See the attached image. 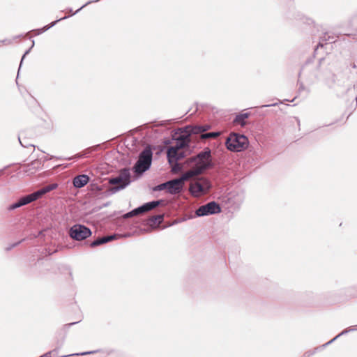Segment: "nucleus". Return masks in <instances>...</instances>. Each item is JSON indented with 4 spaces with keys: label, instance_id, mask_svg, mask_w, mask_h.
Returning a JSON list of instances; mask_svg holds the SVG:
<instances>
[{
    "label": "nucleus",
    "instance_id": "obj_1",
    "mask_svg": "<svg viewBox=\"0 0 357 357\" xmlns=\"http://www.w3.org/2000/svg\"><path fill=\"white\" fill-rule=\"evenodd\" d=\"M200 174V171H187L180 178L167 181V192L171 195L180 193L184 186V182L192 176Z\"/></svg>",
    "mask_w": 357,
    "mask_h": 357
},
{
    "label": "nucleus",
    "instance_id": "obj_2",
    "mask_svg": "<svg viewBox=\"0 0 357 357\" xmlns=\"http://www.w3.org/2000/svg\"><path fill=\"white\" fill-rule=\"evenodd\" d=\"M131 183V175L130 169L124 168L121 169L118 176L111 178L109 183L112 185H117L110 188L109 191L112 194L116 193L121 190L126 188Z\"/></svg>",
    "mask_w": 357,
    "mask_h": 357
},
{
    "label": "nucleus",
    "instance_id": "obj_3",
    "mask_svg": "<svg viewBox=\"0 0 357 357\" xmlns=\"http://www.w3.org/2000/svg\"><path fill=\"white\" fill-rule=\"evenodd\" d=\"M211 158V150L206 148L204 151H201L196 156L191 158L190 160L195 163V167L189 171L199 170L200 174H202L204 170L212 166Z\"/></svg>",
    "mask_w": 357,
    "mask_h": 357
},
{
    "label": "nucleus",
    "instance_id": "obj_4",
    "mask_svg": "<svg viewBox=\"0 0 357 357\" xmlns=\"http://www.w3.org/2000/svg\"><path fill=\"white\" fill-rule=\"evenodd\" d=\"M227 149L234 152H240L248 147V139L243 135L231 133L226 140Z\"/></svg>",
    "mask_w": 357,
    "mask_h": 357
},
{
    "label": "nucleus",
    "instance_id": "obj_5",
    "mask_svg": "<svg viewBox=\"0 0 357 357\" xmlns=\"http://www.w3.org/2000/svg\"><path fill=\"white\" fill-rule=\"evenodd\" d=\"M153 152L148 146L145 148L139 155L138 160L133 167L134 172L137 174H142L148 170L152 162Z\"/></svg>",
    "mask_w": 357,
    "mask_h": 357
},
{
    "label": "nucleus",
    "instance_id": "obj_6",
    "mask_svg": "<svg viewBox=\"0 0 357 357\" xmlns=\"http://www.w3.org/2000/svg\"><path fill=\"white\" fill-rule=\"evenodd\" d=\"M211 188L210 181L207 178L202 177L190 183L189 191L192 196L198 197L207 193Z\"/></svg>",
    "mask_w": 357,
    "mask_h": 357
},
{
    "label": "nucleus",
    "instance_id": "obj_7",
    "mask_svg": "<svg viewBox=\"0 0 357 357\" xmlns=\"http://www.w3.org/2000/svg\"><path fill=\"white\" fill-rule=\"evenodd\" d=\"M70 236L76 241H82L91 235L89 228L82 225H75L70 229Z\"/></svg>",
    "mask_w": 357,
    "mask_h": 357
},
{
    "label": "nucleus",
    "instance_id": "obj_8",
    "mask_svg": "<svg viewBox=\"0 0 357 357\" xmlns=\"http://www.w3.org/2000/svg\"><path fill=\"white\" fill-rule=\"evenodd\" d=\"M221 212L220 205L215 202H210L205 205L199 206L195 211L198 217L218 214Z\"/></svg>",
    "mask_w": 357,
    "mask_h": 357
},
{
    "label": "nucleus",
    "instance_id": "obj_9",
    "mask_svg": "<svg viewBox=\"0 0 357 357\" xmlns=\"http://www.w3.org/2000/svg\"><path fill=\"white\" fill-rule=\"evenodd\" d=\"M41 196H43V195L40 193L39 190L34 192L33 193H31L30 195H28L26 196H24V197L20 198L17 202L10 205L8 207V210H10V211L14 210L15 208H17L22 206L28 204L36 200Z\"/></svg>",
    "mask_w": 357,
    "mask_h": 357
},
{
    "label": "nucleus",
    "instance_id": "obj_10",
    "mask_svg": "<svg viewBox=\"0 0 357 357\" xmlns=\"http://www.w3.org/2000/svg\"><path fill=\"white\" fill-rule=\"evenodd\" d=\"M167 156L168 162L171 164L174 162H177L178 160L183 158L184 155L182 152L178 151L174 148L169 147L167 149Z\"/></svg>",
    "mask_w": 357,
    "mask_h": 357
},
{
    "label": "nucleus",
    "instance_id": "obj_11",
    "mask_svg": "<svg viewBox=\"0 0 357 357\" xmlns=\"http://www.w3.org/2000/svg\"><path fill=\"white\" fill-rule=\"evenodd\" d=\"M190 141V139H188V136H185V135L181 132V135L176 139V142L171 147L180 151L181 149L188 146Z\"/></svg>",
    "mask_w": 357,
    "mask_h": 357
},
{
    "label": "nucleus",
    "instance_id": "obj_12",
    "mask_svg": "<svg viewBox=\"0 0 357 357\" xmlns=\"http://www.w3.org/2000/svg\"><path fill=\"white\" fill-rule=\"evenodd\" d=\"M89 181V176L86 174H80L77 176H75L73 178V183L74 187L76 188H81L86 185L88 182Z\"/></svg>",
    "mask_w": 357,
    "mask_h": 357
},
{
    "label": "nucleus",
    "instance_id": "obj_13",
    "mask_svg": "<svg viewBox=\"0 0 357 357\" xmlns=\"http://www.w3.org/2000/svg\"><path fill=\"white\" fill-rule=\"evenodd\" d=\"M185 136H188V139H190L191 135L202 134V128L200 126H187L181 131Z\"/></svg>",
    "mask_w": 357,
    "mask_h": 357
},
{
    "label": "nucleus",
    "instance_id": "obj_14",
    "mask_svg": "<svg viewBox=\"0 0 357 357\" xmlns=\"http://www.w3.org/2000/svg\"><path fill=\"white\" fill-rule=\"evenodd\" d=\"M116 238L115 235L105 236L100 238H97L91 243L90 246L92 248L100 245L102 244L106 243L107 242L111 241L112 240Z\"/></svg>",
    "mask_w": 357,
    "mask_h": 357
},
{
    "label": "nucleus",
    "instance_id": "obj_15",
    "mask_svg": "<svg viewBox=\"0 0 357 357\" xmlns=\"http://www.w3.org/2000/svg\"><path fill=\"white\" fill-rule=\"evenodd\" d=\"M161 202H162V200H157L143 204L142 206L143 208L144 212H147L153 209L154 208L158 206Z\"/></svg>",
    "mask_w": 357,
    "mask_h": 357
},
{
    "label": "nucleus",
    "instance_id": "obj_16",
    "mask_svg": "<svg viewBox=\"0 0 357 357\" xmlns=\"http://www.w3.org/2000/svg\"><path fill=\"white\" fill-rule=\"evenodd\" d=\"M68 18V16H65L63 17H61L60 19H58L56 20V21L54 22H52L49 25H46L44 27L41 28V29H39L37 30V34H41L43 33H44L45 31H47L49 29H50L51 27L54 26L58 22L61 21V20H65V19H67Z\"/></svg>",
    "mask_w": 357,
    "mask_h": 357
},
{
    "label": "nucleus",
    "instance_id": "obj_17",
    "mask_svg": "<svg viewBox=\"0 0 357 357\" xmlns=\"http://www.w3.org/2000/svg\"><path fill=\"white\" fill-rule=\"evenodd\" d=\"M249 114L248 113H243L236 115V116L234 119V122L241 124L242 126L245 125V120L248 118Z\"/></svg>",
    "mask_w": 357,
    "mask_h": 357
},
{
    "label": "nucleus",
    "instance_id": "obj_18",
    "mask_svg": "<svg viewBox=\"0 0 357 357\" xmlns=\"http://www.w3.org/2000/svg\"><path fill=\"white\" fill-rule=\"evenodd\" d=\"M356 330V328H352V327H350V328H348L344 331H342L340 334H338L337 335H336L334 338H333L331 340H330L329 342H326L325 344H324L323 346L324 347H326V346H328L330 344H331L333 342H334L335 340H337L339 337H340L341 335H344V334H347V333L349 332H351V331H353Z\"/></svg>",
    "mask_w": 357,
    "mask_h": 357
},
{
    "label": "nucleus",
    "instance_id": "obj_19",
    "mask_svg": "<svg viewBox=\"0 0 357 357\" xmlns=\"http://www.w3.org/2000/svg\"><path fill=\"white\" fill-rule=\"evenodd\" d=\"M220 135V132H207L204 133L201 135V139H209V138H215Z\"/></svg>",
    "mask_w": 357,
    "mask_h": 357
},
{
    "label": "nucleus",
    "instance_id": "obj_20",
    "mask_svg": "<svg viewBox=\"0 0 357 357\" xmlns=\"http://www.w3.org/2000/svg\"><path fill=\"white\" fill-rule=\"evenodd\" d=\"M164 215H153L150 218V221L153 223L158 222L160 223L163 220Z\"/></svg>",
    "mask_w": 357,
    "mask_h": 357
},
{
    "label": "nucleus",
    "instance_id": "obj_21",
    "mask_svg": "<svg viewBox=\"0 0 357 357\" xmlns=\"http://www.w3.org/2000/svg\"><path fill=\"white\" fill-rule=\"evenodd\" d=\"M165 189H166L167 190V181L157 185L154 188L155 190H162Z\"/></svg>",
    "mask_w": 357,
    "mask_h": 357
},
{
    "label": "nucleus",
    "instance_id": "obj_22",
    "mask_svg": "<svg viewBox=\"0 0 357 357\" xmlns=\"http://www.w3.org/2000/svg\"><path fill=\"white\" fill-rule=\"evenodd\" d=\"M100 0H93V1H87L85 4H84L82 6H81L79 9H77L75 13H73L72 15H75L76 13H77L79 10H81L83 8H84L85 6L89 5L90 3H93V2H98Z\"/></svg>",
    "mask_w": 357,
    "mask_h": 357
},
{
    "label": "nucleus",
    "instance_id": "obj_23",
    "mask_svg": "<svg viewBox=\"0 0 357 357\" xmlns=\"http://www.w3.org/2000/svg\"><path fill=\"white\" fill-rule=\"evenodd\" d=\"M143 213H144V210H143V208L142 206L132 210V213H134L135 215H139V214H141Z\"/></svg>",
    "mask_w": 357,
    "mask_h": 357
},
{
    "label": "nucleus",
    "instance_id": "obj_24",
    "mask_svg": "<svg viewBox=\"0 0 357 357\" xmlns=\"http://www.w3.org/2000/svg\"><path fill=\"white\" fill-rule=\"evenodd\" d=\"M40 191V193L43 195L45 194H46L47 192H49L50 191H51V189L50 188V185H47L41 189L39 190Z\"/></svg>",
    "mask_w": 357,
    "mask_h": 357
},
{
    "label": "nucleus",
    "instance_id": "obj_25",
    "mask_svg": "<svg viewBox=\"0 0 357 357\" xmlns=\"http://www.w3.org/2000/svg\"><path fill=\"white\" fill-rule=\"evenodd\" d=\"M40 191V193L43 195L45 194H46L47 192H49L50 191H51V189L50 188V185H47L41 189L39 190Z\"/></svg>",
    "mask_w": 357,
    "mask_h": 357
},
{
    "label": "nucleus",
    "instance_id": "obj_26",
    "mask_svg": "<svg viewBox=\"0 0 357 357\" xmlns=\"http://www.w3.org/2000/svg\"><path fill=\"white\" fill-rule=\"evenodd\" d=\"M40 191V193L43 195L45 194H46L47 192H49L50 191H51V189L50 188V185H47L41 189L39 190Z\"/></svg>",
    "mask_w": 357,
    "mask_h": 357
},
{
    "label": "nucleus",
    "instance_id": "obj_27",
    "mask_svg": "<svg viewBox=\"0 0 357 357\" xmlns=\"http://www.w3.org/2000/svg\"><path fill=\"white\" fill-rule=\"evenodd\" d=\"M40 191V193L43 195L45 194H46L47 192H49L50 191H51V189L50 188V185H47L41 189L39 190Z\"/></svg>",
    "mask_w": 357,
    "mask_h": 357
},
{
    "label": "nucleus",
    "instance_id": "obj_28",
    "mask_svg": "<svg viewBox=\"0 0 357 357\" xmlns=\"http://www.w3.org/2000/svg\"><path fill=\"white\" fill-rule=\"evenodd\" d=\"M34 43H34V40H32V44H31V46L30 49H29L28 50H26V51L25 52V53L24 54V55L22 56V57L20 65H22V61H23V60H24V57L26 56V55H27V54L29 53V52H30L31 49L34 46Z\"/></svg>",
    "mask_w": 357,
    "mask_h": 357
},
{
    "label": "nucleus",
    "instance_id": "obj_29",
    "mask_svg": "<svg viewBox=\"0 0 357 357\" xmlns=\"http://www.w3.org/2000/svg\"><path fill=\"white\" fill-rule=\"evenodd\" d=\"M174 162V165L172 166V172H176L181 169V167H180L178 163H177V162Z\"/></svg>",
    "mask_w": 357,
    "mask_h": 357
},
{
    "label": "nucleus",
    "instance_id": "obj_30",
    "mask_svg": "<svg viewBox=\"0 0 357 357\" xmlns=\"http://www.w3.org/2000/svg\"><path fill=\"white\" fill-rule=\"evenodd\" d=\"M36 163H38V162H37V161H34V162H31V163H30V164H28L27 165H26V166L24 167L26 168V169H24V171H25V172H28V171L31 170V169L32 168V167H33V165H35V164H36Z\"/></svg>",
    "mask_w": 357,
    "mask_h": 357
},
{
    "label": "nucleus",
    "instance_id": "obj_31",
    "mask_svg": "<svg viewBox=\"0 0 357 357\" xmlns=\"http://www.w3.org/2000/svg\"><path fill=\"white\" fill-rule=\"evenodd\" d=\"M90 153V151L89 150H86L84 153L82 154H77L75 156V158H82V157H86L89 153Z\"/></svg>",
    "mask_w": 357,
    "mask_h": 357
},
{
    "label": "nucleus",
    "instance_id": "obj_32",
    "mask_svg": "<svg viewBox=\"0 0 357 357\" xmlns=\"http://www.w3.org/2000/svg\"><path fill=\"white\" fill-rule=\"evenodd\" d=\"M200 126L202 128V133L204 132L205 131L208 130V129H210V126H208V125H204V126Z\"/></svg>",
    "mask_w": 357,
    "mask_h": 357
},
{
    "label": "nucleus",
    "instance_id": "obj_33",
    "mask_svg": "<svg viewBox=\"0 0 357 357\" xmlns=\"http://www.w3.org/2000/svg\"><path fill=\"white\" fill-rule=\"evenodd\" d=\"M134 215H134V213H132V211H130V212H128V213H126V214L124 215V218H128L132 217V216H134Z\"/></svg>",
    "mask_w": 357,
    "mask_h": 357
},
{
    "label": "nucleus",
    "instance_id": "obj_34",
    "mask_svg": "<svg viewBox=\"0 0 357 357\" xmlns=\"http://www.w3.org/2000/svg\"><path fill=\"white\" fill-rule=\"evenodd\" d=\"M49 185H50V188L51 189V190L56 189L58 186V185L56 183H52Z\"/></svg>",
    "mask_w": 357,
    "mask_h": 357
},
{
    "label": "nucleus",
    "instance_id": "obj_35",
    "mask_svg": "<svg viewBox=\"0 0 357 357\" xmlns=\"http://www.w3.org/2000/svg\"><path fill=\"white\" fill-rule=\"evenodd\" d=\"M96 351H86V352H83V353H81V354H76L75 355H86V354H93L95 353Z\"/></svg>",
    "mask_w": 357,
    "mask_h": 357
},
{
    "label": "nucleus",
    "instance_id": "obj_36",
    "mask_svg": "<svg viewBox=\"0 0 357 357\" xmlns=\"http://www.w3.org/2000/svg\"><path fill=\"white\" fill-rule=\"evenodd\" d=\"M8 167V166H6L4 168L0 169V176L3 174L5 169H7Z\"/></svg>",
    "mask_w": 357,
    "mask_h": 357
},
{
    "label": "nucleus",
    "instance_id": "obj_37",
    "mask_svg": "<svg viewBox=\"0 0 357 357\" xmlns=\"http://www.w3.org/2000/svg\"><path fill=\"white\" fill-rule=\"evenodd\" d=\"M277 105H278V103H273V104H270V105H264L263 107H273V106H275Z\"/></svg>",
    "mask_w": 357,
    "mask_h": 357
},
{
    "label": "nucleus",
    "instance_id": "obj_38",
    "mask_svg": "<svg viewBox=\"0 0 357 357\" xmlns=\"http://www.w3.org/2000/svg\"><path fill=\"white\" fill-rule=\"evenodd\" d=\"M20 242L15 243V244H13L11 247L8 248V250H10L11 248L15 246L16 245H17Z\"/></svg>",
    "mask_w": 357,
    "mask_h": 357
},
{
    "label": "nucleus",
    "instance_id": "obj_39",
    "mask_svg": "<svg viewBox=\"0 0 357 357\" xmlns=\"http://www.w3.org/2000/svg\"><path fill=\"white\" fill-rule=\"evenodd\" d=\"M52 158H53L52 156H51V157H50V158H47H47H45L44 160H51Z\"/></svg>",
    "mask_w": 357,
    "mask_h": 357
},
{
    "label": "nucleus",
    "instance_id": "obj_40",
    "mask_svg": "<svg viewBox=\"0 0 357 357\" xmlns=\"http://www.w3.org/2000/svg\"><path fill=\"white\" fill-rule=\"evenodd\" d=\"M352 68H356V63H354L352 64Z\"/></svg>",
    "mask_w": 357,
    "mask_h": 357
},
{
    "label": "nucleus",
    "instance_id": "obj_41",
    "mask_svg": "<svg viewBox=\"0 0 357 357\" xmlns=\"http://www.w3.org/2000/svg\"><path fill=\"white\" fill-rule=\"evenodd\" d=\"M328 41H329V43H333V42H334L333 38H332V40H330V38H328Z\"/></svg>",
    "mask_w": 357,
    "mask_h": 357
},
{
    "label": "nucleus",
    "instance_id": "obj_42",
    "mask_svg": "<svg viewBox=\"0 0 357 357\" xmlns=\"http://www.w3.org/2000/svg\"><path fill=\"white\" fill-rule=\"evenodd\" d=\"M19 142H20V143L21 144L22 146H24V145L21 142V141H20V138H19Z\"/></svg>",
    "mask_w": 357,
    "mask_h": 357
},
{
    "label": "nucleus",
    "instance_id": "obj_43",
    "mask_svg": "<svg viewBox=\"0 0 357 357\" xmlns=\"http://www.w3.org/2000/svg\"><path fill=\"white\" fill-rule=\"evenodd\" d=\"M73 354H70V355H64V356H62L61 357H67V356H72Z\"/></svg>",
    "mask_w": 357,
    "mask_h": 357
},
{
    "label": "nucleus",
    "instance_id": "obj_44",
    "mask_svg": "<svg viewBox=\"0 0 357 357\" xmlns=\"http://www.w3.org/2000/svg\"><path fill=\"white\" fill-rule=\"evenodd\" d=\"M75 324V322H74V323H71V324H70V325H73V324Z\"/></svg>",
    "mask_w": 357,
    "mask_h": 357
},
{
    "label": "nucleus",
    "instance_id": "obj_45",
    "mask_svg": "<svg viewBox=\"0 0 357 357\" xmlns=\"http://www.w3.org/2000/svg\"><path fill=\"white\" fill-rule=\"evenodd\" d=\"M356 327L357 328V325L356 326Z\"/></svg>",
    "mask_w": 357,
    "mask_h": 357
}]
</instances>
